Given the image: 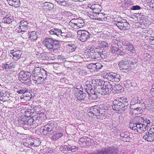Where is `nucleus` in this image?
I'll list each match as a JSON object with an SVG mask.
<instances>
[{"label":"nucleus","instance_id":"obj_1","mask_svg":"<svg viewBox=\"0 0 154 154\" xmlns=\"http://www.w3.org/2000/svg\"><path fill=\"white\" fill-rule=\"evenodd\" d=\"M43 42L47 48L51 51L55 52L60 46L59 41L48 37L46 38Z\"/></svg>","mask_w":154,"mask_h":154},{"label":"nucleus","instance_id":"obj_2","mask_svg":"<svg viewBox=\"0 0 154 154\" xmlns=\"http://www.w3.org/2000/svg\"><path fill=\"white\" fill-rule=\"evenodd\" d=\"M112 108L114 110L119 111L120 110H125L130 107V105H128L127 103H124L119 100H115L113 102Z\"/></svg>","mask_w":154,"mask_h":154},{"label":"nucleus","instance_id":"obj_3","mask_svg":"<svg viewBox=\"0 0 154 154\" xmlns=\"http://www.w3.org/2000/svg\"><path fill=\"white\" fill-rule=\"evenodd\" d=\"M57 127L53 123H49L44 126L42 129V132L44 135L50 136L57 131Z\"/></svg>","mask_w":154,"mask_h":154},{"label":"nucleus","instance_id":"obj_4","mask_svg":"<svg viewBox=\"0 0 154 154\" xmlns=\"http://www.w3.org/2000/svg\"><path fill=\"white\" fill-rule=\"evenodd\" d=\"M114 23L121 30L125 31L130 29V25L126 20L121 19L119 20H114Z\"/></svg>","mask_w":154,"mask_h":154},{"label":"nucleus","instance_id":"obj_5","mask_svg":"<svg viewBox=\"0 0 154 154\" xmlns=\"http://www.w3.org/2000/svg\"><path fill=\"white\" fill-rule=\"evenodd\" d=\"M113 83L107 81H104L100 94L104 95L110 93L113 90Z\"/></svg>","mask_w":154,"mask_h":154},{"label":"nucleus","instance_id":"obj_6","mask_svg":"<svg viewBox=\"0 0 154 154\" xmlns=\"http://www.w3.org/2000/svg\"><path fill=\"white\" fill-rule=\"evenodd\" d=\"M92 154H116L115 149L113 146L102 148L94 150Z\"/></svg>","mask_w":154,"mask_h":154},{"label":"nucleus","instance_id":"obj_7","mask_svg":"<svg viewBox=\"0 0 154 154\" xmlns=\"http://www.w3.org/2000/svg\"><path fill=\"white\" fill-rule=\"evenodd\" d=\"M19 77L21 79V82L23 84L28 85L30 79L32 74L28 72L21 71L19 73Z\"/></svg>","mask_w":154,"mask_h":154},{"label":"nucleus","instance_id":"obj_8","mask_svg":"<svg viewBox=\"0 0 154 154\" xmlns=\"http://www.w3.org/2000/svg\"><path fill=\"white\" fill-rule=\"evenodd\" d=\"M104 81L101 80H99L97 79H93L92 80L91 85L94 88V90L96 92L100 94L103 87L102 86L103 85Z\"/></svg>","mask_w":154,"mask_h":154},{"label":"nucleus","instance_id":"obj_9","mask_svg":"<svg viewBox=\"0 0 154 154\" xmlns=\"http://www.w3.org/2000/svg\"><path fill=\"white\" fill-rule=\"evenodd\" d=\"M77 37L80 38V40L82 42L85 41L89 38L90 34L85 30H79L77 32Z\"/></svg>","mask_w":154,"mask_h":154},{"label":"nucleus","instance_id":"obj_10","mask_svg":"<svg viewBox=\"0 0 154 154\" xmlns=\"http://www.w3.org/2000/svg\"><path fill=\"white\" fill-rule=\"evenodd\" d=\"M129 62L128 60H123L119 62L118 65L121 70L123 72H127L131 70V67L129 64Z\"/></svg>","mask_w":154,"mask_h":154},{"label":"nucleus","instance_id":"obj_11","mask_svg":"<svg viewBox=\"0 0 154 154\" xmlns=\"http://www.w3.org/2000/svg\"><path fill=\"white\" fill-rule=\"evenodd\" d=\"M105 77L109 81L119 82L121 79V77L119 74L113 72L107 73Z\"/></svg>","mask_w":154,"mask_h":154},{"label":"nucleus","instance_id":"obj_12","mask_svg":"<svg viewBox=\"0 0 154 154\" xmlns=\"http://www.w3.org/2000/svg\"><path fill=\"white\" fill-rule=\"evenodd\" d=\"M126 53L128 57H131L136 54V51L133 45L131 44L126 45Z\"/></svg>","mask_w":154,"mask_h":154},{"label":"nucleus","instance_id":"obj_13","mask_svg":"<svg viewBox=\"0 0 154 154\" xmlns=\"http://www.w3.org/2000/svg\"><path fill=\"white\" fill-rule=\"evenodd\" d=\"M33 120L31 117H30L29 116H24L21 119L19 120V123L22 124L23 125L31 126L35 124Z\"/></svg>","mask_w":154,"mask_h":154},{"label":"nucleus","instance_id":"obj_14","mask_svg":"<svg viewBox=\"0 0 154 154\" xmlns=\"http://www.w3.org/2000/svg\"><path fill=\"white\" fill-rule=\"evenodd\" d=\"M76 148L75 146L65 145L60 147V150L62 153L67 154L74 152L76 150Z\"/></svg>","mask_w":154,"mask_h":154},{"label":"nucleus","instance_id":"obj_15","mask_svg":"<svg viewBox=\"0 0 154 154\" xmlns=\"http://www.w3.org/2000/svg\"><path fill=\"white\" fill-rule=\"evenodd\" d=\"M79 90L80 91L77 90H75L74 91V95L76 98L79 100H83L86 96V94L83 93V88H81Z\"/></svg>","mask_w":154,"mask_h":154},{"label":"nucleus","instance_id":"obj_16","mask_svg":"<svg viewBox=\"0 0 154 154\" xmlns=\"http://www.w3.org/2000/svg\"><path fill=\"white\" fill-rule=\"evenodd\" d=\"M11 57H13L12 59L15 60H17L21 57V53L20 51L17 49H14L9 51Z\"/></svg>","mask_w":154,"mask_h":154},{"label":"nucleus","instance_id":"obj_17","mask_svg":"<svg viewBox=\"0 0 154 154\" xmlns=\"http://www.w3.org/2000/svg\"><path fill=\"white\" fill-rule=\"evenodd\" d=\"M118 43L111 45L110 51L114 54L123 55V52L118 48Z\"/></svg>","mask_w":154,"mask_h":154},{"label":"nucleus","instance_id":"obj_18","mask_svg":"<svg viewBox=\"0 0 154 154\" xmlns=\"http://www.w3.org/2000/svg\"><path fill=\"white\" fill-rule=\"evenodd\" d=\"M109 45L106 42L103 41L101 42L97 47L94 49L95 53H101L103 52L104 49L105 48L108 47Z\"/></svg>","mask_w":154,"mask_h":154},{"label":"nucleus","instance_id":"obj_19","mask_svg":"<svg viewBox=\"0 0 154 154\" xmlns=\"http://www.w3.org/2000/svg\"><path fill=\"white\" fill-rule=\"evenodd\" d=\"M20 24L19 26L20 28L17 29L18 32H25L28 29V23L26 21L22 20L20 21Z\"/></svg>","mask_w":154,"mask_h":154},{"label":"nucleus","instance_id":"obj_20","mask_svg":"<svg viewBox=\"0 0 154 154\" xmlns=\"http://www.w3.org/2000/svg\"><path fill=\"white\" fill-rule=\"evenodd\" d=\"M29 35V38L30 40L34 41L36 40L38 38L37 34L36 32L35 31L29 32L28 34L27 33H23L22 34V37L23 38H25L27 35Z\"/></svg>","mask_w":154,"mask_h":154},{"label":"nucleus","instance_id":"obj_21","mask_svg":"<svg viewBox=\"0 0 154 154\" xmlns=\"http://www.w3.org/2000/svg\"><path fill=\"white\" fill-rule=\"evenodd\" d=\"M32 73L34 75L41 76H44L46 75L45 71L43 68L40 67H36L32 71Z\"/></svg>","mask_w":154,"mask_h":154},{"label":"nucleus","instance_id":"obj_22","mask_svg":"<svg viewBox=\"0 0 154 154\" xmlns=\"http://www.w3.org/2000/svg\"><path fill=\"white\" fill-rule=\"evenodd\" d=\"M143 138L148 142H152L154 140V134L146 132L144 134Z\"/></svg>","mask_w":154,"mask_h":154},{"label":"nucleus","instance_id":"obj_23","mask_svg":"<svg viewBox=\"0 0 154 154\" xmlns=\"http://www.w3.org/2000/svg\"><path fill=\"white\" fill-rule=\"evenodd\" d=\"M14 19V17L11 14L6 15L2 20V22L4 23L10 24L13 21Z\"/></svg>","mask_w":154,"mask_h":154},{"label":"nucleus","instance_id":"obj_24","mask_svg":"<svg viewBox=\"0 0 154 154\" xmlns=\"http://www.w3.org/2000/svg\"><path fill=\"white\" fill-rule=\"evenodd\" d=\"M131 103L134 104V105H144V103L143 100L140 98L137 97L134 98L131 100Z\"/></svg>","mask_w":154,"mask_h":154},{"label":"nucleus","instance_id":"obj_25","mask_svg":"<svg viewBox=\"0 0 154 154\" xmlns=\"http://www.w3.org/2000/svg\"><path fill=\"white\" fill-rule=\"evenodd\" d=\"M137 125L136 127L133 129V130L135 131L140 132L146 129L145 124H142V123H139L137 122Z\"/></svg>","mask_w":154,"mask_h":154},{"label":"nucleus","instance_id":"obj_26","mask_svg":"<svg viewBox=\"0 0 154 154\" xmlns=\"http://www.w3.org/2000/svg\"><path fill=\"white\" fill-rule=\"evenodd\" d=\"M91 9L94 11L95 13H98L100 12L102 10V7L98 4H94L92 5Z\"/></svg>","mask_w":154,"mask_h":154},{"label":"nucleus","instance_id":"obj_27","mask_svg":"<svg viewBox=\"0 0 154 154\" xmlns=\"http://www.w3.org/2000/svg\"><path fill=\"white\" fill-rule=\"evenodd\" d=\"M61 30L57 28H52L49 31L51 35H56L57 36H59L61 34Z\"/></svg>","mask_w":154,"mask_h":154},{"label":"nucleus","instance_id":"obj_28","mask_svg":"<svg viewBox=\"0 0 154 154\" xmlns=\"http://www.w3.org/2000/svg\"><path fill=\"white\" fill-rule=\"evenodd\" d=\"M7 1L10 5L15 8H18L20 5L19 0H8Z\"/></svg>","mask_w":154,"mask_h":154},{"label":"nucleus","instance_id":"obj_29","mask_svg":"<svg viewBox=\"0 0 154 154\" xmlns=\"http://www.w3.org/2000/svg\"><path fill=\"white\" fill-rule=\"evenodd\" d=\"M96 20L99 21H102L107 17L106 14L101 12L97 14L96 13Z\"/></svg>","mask_w":154,"mask_h":154},{"label":"nucleus","instance_id":"obj_30","mask_svg":"<svg viewBox=\"0 0 154 154\" xmlns=\"http://www.w3.org/2000/svg\"><path fill=\"white\" fill-rule=\"evenodd\" d=\"M98 106H95L90 109L89 112L93 114V116H97L98 114Z\"/></svg>","mask_w":154,"mask_h":154},{"label":"nucleus","instance_id":"obj_31","mask_svg":"<svg viewBox=\"0 0 154 154\" xmlns=\"http://www.w3.org/2000/svg\"><path fill=\"white\" fill-rule=\"evenodd\" d=\"M63 135V134L61 132L55 133L52 136V139L53 140L57 141L62 137Z\"/></svg>","mask_w":154,"mask_h":154},{"label":"nucleus","instance_id":"obj_32","mask_svg":"<svg viewBox=\"0 0 154 154\" xmlns=\"http://www.w3.org/2000/svg\"><path fill=\"white\" fill-rule=\"evenodd\" d=\"M43 7V9L50 10L54 8V5L51 3L45 2L44 3Z\"/></svg>","mask_w":154,"mask_h":154},{"label":"nucleus","instance_id":"obj_33","mask_svg":"<svg viewBox=\"0 0 154 154\" xmlns=\"http://www.w3.org/2000/svg\"><path fill=\"white\" fill-rule=\"evenodd\" d=\"M110 107V106L107 103H104L103 104H100L99 106V108L102 109L105 111L109 110Z\"/></svg>","mask_w":154,"mask_h":154},{"label":"nucleus","instance_id":"obj_34","mask_svg":"<svg viewBox=\"0 0 154 154\" xmlns=\"http://www.w3.org/2000/svg\"><path fill=\"white\" fill-rule=\"evenodd\" d=\"M85 24L84 21L83 20L81 19H78L76 25L77 27H78L79 28L83 27L84 26Z\"/></svg>","mask_w":154,"mask_h":154},{"label":"nucleus","instance_id":"obj_35","mask_svg":"<svg viewBox=\"0 0 154 154\" xmlns=\"http://www.w3.org/2000/svg\"><path fill=\"white\" fill-rule=\"evenodd\" d=\"M97 93H98L95 91H92L89 93L90 95V97L93 100H96L98 97V95Z\"/></svg>","mask_w":154,"mask_h":154},{"label":"nucleus","instance_id":"obj_36","mask_svg":"<svg viewBox=\"0 0 154 154\" xmlns=\"http://www.w3.org/2000/svg\"><path fill=\"white\" fill-rule=\"evenodd\" d=\"M92 87L93 86H92L91 84H87L85 86V88L88 94L92 91H93L94 90L93 89Z\"/></svg>","mask_w":154,"mask_h":154},{"label":"nucleus","instance_id":"obj_37","mask_svg":"<svg viewBox=\"0 0 154 154\" xmlns=\"http://www.w3.org/2000/svg\"><path fill=\"white\" fill-rule=\"evenodd\" d=\"M95 63H90L87 66L88 68L90 70V71L91 72H94L95 71Z\"/></svg>","mask_w":154,"mask_h":154},{"label":"nucleus","instance_id":"obj_38","mask_svg":"<svg viewBox=\"0 0 154 154\" xmlns=\"http://www.w3.org/2000/svg\"><path fill=\"white\" fill-rule=\"evenodd\" d=\"M96 13L94 12V11H89L88 13V16L91 19L96 20Z\"/></svg>","mask_w":154,"mask_h":154},{"label":"nucleus","instance_id":"obj_39","mask_svg":"<svg viewBox=\"0 0 154 154\" xmlns=\"http://www.w3.org/2000/svg\"><path fill=\"white\" fill-rule=\"evenodd\" d=\"M95 71L99 70L103 67V65L99 63H95Z\"/></svg>","mask_w":154,"mask_h":154},{"label":"nucleus","instance_id":"obj_40","mask_svg":"<svg viewBox=\"0 0 154 154\" xmlns=\"http://www.w3.org/2000/svg\"><path fill=\"white\" fill-rule=\"evenodd\" d=\"M4 92H5L3 91L0 90V95H2L3 96V99H6L7 100V101L9 98L10 95L9 94H8V96H7L5 93H4Z\"/></svg>","mask_w":154,"mask_h":154},{"label":"nucleus","instance_id":"obj_41","mask_svg":"<svg viewBox=\"0 0 154 154\" xmlns=\"http://www.w3.org/2000/svg\"><path fill=\"white\" fill-rule=\"evenodd\" d=\"M32 119H33L34 122L35 124L36 123L38 124L39 123L40 117L37 115H35L34 116H32Z\"/></svg>","mask_w":154,"mask_h":154},{"label":"nucleus","instance_id":"obj_42","mask_svg":"<svg viewBox=\"0 0 154 154\" xmlns=\"http://www.w3.org/2000/svg\"><path fill=\"white\" fill-rule=\"evenodd\" d=\"M94 55L95 56V58L97 60H100L102 58H104V56L103 55H102V53L99 54L95 53Z\"/></svg>","mask_w":154,"mask_h":154},{"label":"nucleus","instance_id":"obj_43","mask_svg":"<svg viewBox=\"0 0 154 154\" xmlns=\"http://www.w3.org/2000/svg\"><path fill=\"white\" fill-rule=\"evenodd\" d=\"M57 4L63 6H66V2L65 0H55Z\"/></svg>","mask_w":154,"mask_h":154},{"label":"nucleus","instance_id":"obj_44","mask_svg":"<svg viewBox=\"0 0 154 154\" xmlns=\"http://www.w3.org/2000/svg\"><path fill=\"white\" fill-rule=\"evenodd\" d=\"M119 100H120V101H121L122 102H123L124 103H127L128 104V105H129L128 100H127L126 97L125 96L121 97Z\"/></svg>","mask_w":154,"mask_h":154},{"label":"nucleus","instance_id":"obj_45","mask_svg":"<svg viewBox=\"0 0 154 154\" xmlns=\"http://www.w3.org/2000/svg\"><path fill=\"white\" fill-rule=\"evenodd\" d=\"M69 48L72 52L74 51L76 48V46L73 44H71L69 45Z\"/></svg>","mask_w":154,"mask_h":154},{"label":"nucleus","instance_id":"obj_46","mask_svg":"<svg viewBox=\"0 0 154 154\" xmlns=\"http://www.w3.org/2000/svg\"><path fill=\"white\" fill-rule=\"evenodd\" d=\"M25 113L26 115L25 116H26V117L29 116V117H31V116H32V114L33 113L31 109H29L27 111H26Z\"/></svg>","mask_w":154,"mask_h":154},{"label":"nucleus","instance_id":"obj_47","mask_svg":"<svg viewBox=\"0 0 154 154\" xmlns=\"http://www.w3.org/2000/svg\"><path fill=\"white\" fill-rule=\"evenodd\" d=\"M151 119V118L149 117H147V118H146V125H145L146 126V128H148L149 126L150 122V120Z\"/></svg>","mask_w":154,"mask_h":154},{"label":"nucleus","instance_id":"obj_48","mask_svg":"<svg viewBox=\"0 0 154 154\" xmlns=\"http://www.w3.org/2000/svg\"><path fill=\"white\" fill-rule=\"evenodd\" d=\"M42 77L41 76H40L38 78V79L36 80V81L35 82V84H42Z\"/></svg>","mask_w":154,"mask_h":154},{"label":"nucleus","instance_id":"obj_49","mask_svg":"<svg viewBox=\"0 0 154 154\" xmlns=\"http://www.w3.org/2000/svg\"><path fill=\"white\" fill-rule=\"evenodd\" d=\"M138 106V107L134 109V111H139V112H141V110L142 109L144 105Z\"/></svg>","mask_w":154,"mask_h":154},{"label":"nucleus","instance_id":"obj_50","mask_svg":"<svg viewBox=\"0 0 154 154\" xmlns=\"http://www.w3.org/2000/svg\"><path fill=\"white\" fill-rule=\"evenodd\" d=\"M147 2L150 7L154 8V0H148Z\"/></svg>","mask_w":154,"mask_h":154},{"label":"nucleus","instance_id":"obj_51","mask_svg":"<svg viewBox=\"0 0 154 154\" xmlns=\"http://www.w3.org/2000/svg\"><path fill=\"white\" fill-rule=\"evenodd\" d=\"M141 7L139 6L134 5L131 7V10H139L141 9Z\"/></svg>","mask_w":154,"mask_h":154},{"label":"nucleus","instance_id":"obj_52","mask_svg":"<svg viewBox=\"0 0 154 154\" xmlns=\"http://www.w3.org/2000/svg\"><path fill=\"white\" fill-rule=\"evenodd\" d=\"M2 67L3 69H10L8 64L6 63L2 64Z\"/></svg>","mask_w":154,"mask_h":154},{"label":"nucleus","instance_id":"obj_53","mask_svg":"<svg viewBox=\"0 0 154 154\" xmlns=\"http://www.w3.org/2000/svg\"><path fill=\"white\" fill-rule=\"evenodd\" d=\"M143 121H144V118H143L141 117H139L138 118L137 122L139 123H142V124H143Z\"/></svg>","mask_w":154,"mask_h":154},{"label":"nucleus","instance_id":"obj_54","mask_svg":"<svg viewBox=\"0 0 154 154\" xmlns=\"http://www.w3.org/2000/svg\"><path fill=\"white\" fill-rule=\"evenodd\" d=\"M106 112L103 109H100V108H99L98 110V115L100 116V115H101L103 114L104 115L105 114V112Z\"/></svg>","mask_w":154,"mask_h":154},{"label":"nucleus","instance_id":"obj_55","mask_svg":"<svg viewBox=\"0 0 154 154\" xmlns=\"http://www.w3.org/2000/svg\"><path fill=\"white\" fill-rule=\"evenodd\" d=\"M121 87L119 85H116L113 84V89L115 91L118 90L120 89Z\"/></svg>","mask_w":154,"mask_h":154},{"label":"nucleus","instance_id":"obj_56","mask_svg":"<svg viewBox=\"0 0 154 154\" xmlns=\"http://www.w3.org/2000/svg\"><path fill=\"white\" fill-rule=\"evenodd\" d=\"M86 140V139L85 138H84L83 137L80 138L79 140V144H80V145H81L82 143H84L85 142V143H86V144L87 141H85Z\"/></svg>","mask_w":154,"mask_h":154},{"label":"nucleus","instance_id":"obj_57","mask_svg":"<svg viewBox=\"0 0 154 154\" xmlns=\"http://www.w3.org/2000/svg\"><path fill=\"white\" fill-rule=\"evenodd\" d=\"M39 76H40L32 74V79L35 82L36 80L38 79V78Z\"/></svg>","mask_w":154,"mask_h":154},{"label":"nucleus","instance_id":"obj_58","mask_svg":"<svg viewBox=\"0 0 154 154\" xmlns=\"http://www.w3.org/2000/svg\"><path fill=\"white\" fill-rule=\"evenodd\" d=\"M26 90L25 89H21L20 90H18L17 91V92L18 94H23L24 93L26 92Z\"/></svg>","mask_w":154,"mask_h":154},{"label":"nucleus","instance_id":"obj_59","mask_svg":"<svg viewBox=\"0 0 154 154\" xmlns=\"http://www.w3.org/2000/svg\"><path fill=\"white\" fill-rule=\"evenodd\" d=\"M77 20L78 19H72V20H71L69 22L72 23V24H74L75 25H76V23H77Z\"/></svg>","mask_w":154,"mask_h":154},{"label":"nucleus","instance_id":"obj_60","mask_svg":"<svg viewBox=\"0 0 154 154\" xmlns=\"http://www.w3.org/2000/svg\"><path fill=\"white\" fill-rule=\"evenodd\" d=\"M61 34H60L59 35V37H60V36H61L63 38H64L65 37V38H66V33L65 32H62L61 31Z\"/></svg>","mask_w":154,"mask_h":154},{"label":"nucleus","instance_id":"obj_61","mask_svg":"<svg viewBox=\"0 0 154 154\" xmlns=\"http://www.w3.org/2000/svg\"><path fill=\"white\" fill-rule=\"evenodd\" d=\"M69 25L72 28H77V26L76 25H75L74 24H72V23H69Z\"/></svg>","mask_w":154,"mask_h":154},{"label":"nucleus","instance_id":"obj_62","mask_svg":"<svg viewBox=\"0 0 154 154\" xmlns=\"http://www.w3.org/2000/svg\"><path fill=\"white\" fill-rule=\"evenodd\" d=\"M8 64L9 66L10 69H11V68H14L15 67L14 63V62Z\"/></svg>","mask_w":154,"mask_h":154},{"label":"nucleus","instance_id":"obj_63","mask_svg":"<svg viewBox=\"0 0 154 154\" xmlns=\"http://www.w3.org/2000/svg\"><path fill=\"white\" fill-rule=\"evenodd\" d=\"M148 132H149V133H151V134H154V128H150L149 129V131H147Z\"/></svg>","mask_w":154,"mask_h":154},{"label":"nucleus","instance_id":"obj_64","mask_svg":"<svg viewBox=\"0 0 154 154\" xmlns=\"http://www.w3.org/2000/svg\"><path fill=\"white\" fill-rule=\"evenodd\" d=\"M105 52V51H103V52H102V55H103L104 56V58H102L103 59L105 58H106L107 57V56H108V55L107 54H106L105 53H104Z\"/></svg>","mask_w":154,"mask_h":154}]
</instances>
